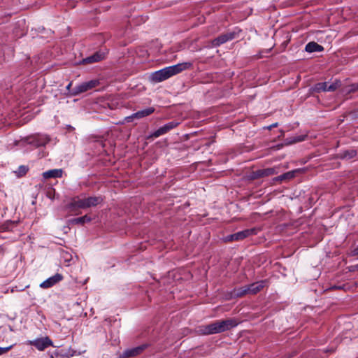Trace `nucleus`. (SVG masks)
I'll list each match as a JSON object with an SVG mask.
<instances>
[{
    "label": "nucleus",
    "mask_w": 358,
    "mask_h": 358,
    "mask_svg": "<svg viewBox=\"0 0 358 358\" xmlns=\"http://www.w3.org/2000/svg\"><path fill=\"white\" fill-rule=\"evenodd\" d=\"M192 66V62H182L167 66L152 73L150 76V80L155 83H160L185 70L190 69Z\"/></svg>",
    "instance_id": "1"
},
{
    "label": "nucleus",
    "mask_w": 358,
    "mask_h": 358,
    "mask_svg": "<svg viewBox=\"0 0 358 358\" xmlns=\"http://www.w3.org/2000/svg\"><path fill=\"white\" fill-rule=\"evenodd\" d=\"M237 323L232 319L218 320L206 326L199 327V331L204 335L224 332L236 327Z\"/></svg>",
    "instance_id": "2"
},
{
    "label": "nucleus",
    "mask_w": 358,
    "mask_h": 358,
    "mask_svg": "<svg viewBox=\"0 0 358 358\" xmlns=\"http://www.w3.org/2000/svg\"><path fill=\"white\" fill-rule=\"evenodd\" d=\"M103 201L101 196H90V197H73L71 202L67 205V208L71 210L76 209H86L91 207L96 206Z\"/></svg>",
    "instance_id": "3"
},
{
    "label": "nucleus",
    "mask_w": 358,
    "mask_h": 358,
    "mask_svg": "<svg viewBox=\"0 0 358 358\" xmlns=\"http://www.w3.org/2000/svg\"><path fill=\"white\" fill-rule=\"evenodd\" d=\"M99 84L98 80H91L90 81L82 83L70 91L71 96H77L81 93L85 92L96 87Z\"/></svg>",
    "instance_id": "4"
},
{
    "label": "nucleus",
    "mask_w": 358,
    "mask_h": 358,
    "mask_svg": "<svg viewBox=\"0 0 358 358\" xmlns=\"http://www.w3.org/2000/svg\"><path fill=\"white\" fill-rule=\"evenodd\" d=\"M257 233V229L256 228L248 229L234 234L229 235L225 238V240L226 241H241L247 237L255 235Z\"/></svg>",
    "instance_id": "5"
},
{
    "label": "nucleus",
    "mask_w": 358,
    "mask_h": 358,
    "mask_svg": "<svg viewBox=\"0 0 358 358\" xmlns=\"http://www.w3.org/2000/svg\"><path fill=\"white\" fill-rule=\"evenodd\" d=\"M29 143L36 147L44 146L50 141L46 134H37L28 138Z\"/></svg>",
    "instance_id": "6"
},
{
    "label": "nucleus",
    "mask_w": 358,
    "mask_h": 358,
    "mask_svg": "<svg viewBox=\"0 0 358 358\" xmlns=\"http://www.w3.org/2000/svg\"><path fill=\"white\" fill-rule=\"evenodd\" d=\"M29 344L36 347L38 350L43 351L48 347L52 346V342L48 336H45L43 338H36L33 341H29Z\"/></svg>",
    "instance_id": "7"
},
{
    "label": "nucleus",
    "mask_w": 358,
    "mask_h": 358,
    "mask_svg": "<svg viewBox=\"0 0 358 358\" xmlns=\"http://www.w3.org/2000/svg\"><path fill=\"white\" fill-rule=\"evenodd\" d=\"M178 124H179V123L178 122H176V121L169 122L166 123V124H164V126H162L160 128H159L155 132H153L150 136V137H151V138H158L159 136H162V135L166 134L170 130L176 128Z\"/></svg>",
    "instance_id": "8"
},
{
    "label": "nucleus",
    "mask_w": 358,
    "mask_h": 358,
    "mask_svg": "<svg viewBox=\"0 0 358 358\" xmlns=\"http://www.w3.org/2000/svg\"><path fill=\"white\" fill-rule=\"evenodd\" d=\"M155 111V108L152 107H149L145 108L143 110H139L135 113H133L131 115L126 117L124 120L126 122H131L134 119H141L144 117L148 116L153 113Z\"/></svg>",
    "instance_id": "9"
},
{
    "label": "nucleus",
    "mask_w": 358,
    "mask_h": 358,
    "mask_svg": "<svg viewBox=\"0 0 358 358\" xmlns=\"http://www.w3.org/2000/svg\"><path fill=\"white\" fill-rule=\"evenodd\" d=\"M268 281L263 280L247 285L248 294H255L260 292L266 285Z\"/></svg>",
    "instance_id": "10"
},
{
    "label": "nucleus",
    "mask_w": 358,
    "mask_h": 358,
    "mask_svg": "<svg viewBox=\"0 0 358 358\" xmlns=\"http://www.w3.org/2000/svg\"><path fill=\"white\" fill-rule=\"evenodd\" d=\"M62 279H63L62 275H61L59 273H56L53 276L50 277L49 278H48L43 282H41L40 285V287H41L43 289L50 288V287H52L53 285H55V284H57V282L62 280Z\"/></svg>",
    "instance_id": "11"
},
{
    "label": "nucleus",
    "mask_w": 358,
    "mask_h": 358,
    "mask_svg": "<svg viewBox=\"0 0 358 358\" xmlns=\"http://www.w3.org/2000/svg\"><path fill=\"white\" fill-rule=\"evenodd\" d=\"M234 36L235 34L234 33H227L220 35L213 41V45L214 46H219L228 41L234 39Z\"/></svg>",
    "instance_id": "12"
},
{
    "label": "nucleus",
    "mask_w": 358,
    "mask_h": 358,
    "mask_svg": "<svg viewBox=\"0 0 358 358\" xmlns=\"http://www.w3.org/2000/svg\"><path fill=\"white\" fill-rule=\"evenodd\" d=\"M104 53L101 52H96L91 56H89L83 59L82 63L84 64H92L94 62H98L102 60L104 58Z\"/></svg>",
    "instance_id": "13"
},
{
    "label": "nucleus",
    "mask_w": 358,
    "mask_h": 358,
    "mask_svg": "<svg viewBox=\"0 0 358 358\" xmlns=\"http://www.w3.org/2000/svg\"><path fill=\"white\" fill-rule=\"evenodd\" d=\"M145 345L138 346L131 349H128L124 351L122 354V357H135L139 355L143 350L145 349Z\"/></svg>",
    "instance_id": "14"
},
{
    "label": "nucleus",
    "mask_w": 358,
    "mask_h": 358,
    "mask_svg": "<svg viewBox=\"0 0 358 358\" xmlns=\"http://www.w3.org/2000/svg\"><path fill=\"white\" fill-rule=\"evenodd\" d=\"M63 171L62 169H51L43 173V177L45 179L49 178H61L62 176Z\"/></svg>",
    "instance_id": "15"
},
{
    "label": "nucleus",
    "mask_w": 358,
    "mask_h": 358,
    "mask_svg": "<svg viewBox=\"0 0 358 358\" xmlns=\"http://www.w3.org/2000/svg\"><path fill=\"white\" fill-rule=\"evenodd\" d=\"M306 136H296L294 137L289 138L285 139V143L283 144H280L277 145L278 149L282 148L285 145H289L293 143H296L298 142H301L305 140Z\"/></svg>",
    "instance_id": "16"
},
{
    "label": "nucleus",
    "mask_w": 358,
    "mask_h": 358,
    "mask_svg": "<svg viewBox=\"0 0 358 358\" xmlns=\"http://www.w3.org/2000/svg\"><path fill=\"white\" fill-rule=\"evenodd\" d=\"M305 50L308 52H321L324 48L315 42H310L306 45Z\"/></svg>",
    "instance_id": "17"
},
{
    "label": "nucleus",
    "mask_w": 358,
    "mask_h": 358,
    "mask_svg": "<svg viewBox=\"0 0 358 358\" xmlns=\"http://www.w3.org/2000/svg\"><path fill=\"white\" fill-rule=\"evenodd\" d=\"M232 294L235 297H242L246 294H248L247 285L234 289Z\"/></svg>",
    "instance_id": "18"
},
{
    "label": "nucleus",
    "mask_w": 358,
    "mask_h": 358,
    "mask_svg": "<svg viewBox=\"0 0 358 358\" xmlns=\"http://www.w3.org/2000/svg\"><path fill=\"white\" fill-rule=\"evenodd\" d=\"M341 157L345 159H350L357 156V151L355 150H348L340 154Z\"/></svg>",
    "instance_id": "19"
},
{
    "label": "nucleus",
    "mask_w": 358,
    "mask_h": 358,
    "mask_svg": "<svg viewBox=\"0 0 358 358\" xmlns=\"http://www.w3.org/2000/svg\"><path fill=\"white\" fill-rule=\"evenodd\" d=\"M91 220H92V218L90 216H88L87 215H85L84 216L73 219L71 220V223L76 224H83L84 223L91 222Z\"/></svg>",
    "instance_id": "20"
},
{
    "label": "nucleus",
    "mask_w": 358,
    "mask_h": 358,
    "mask_svg": "<svg viewBox=\"0 0 358 358\" xmlns=\"http://www.w3.org/2000/svg\"><path fill=\"white\" fill-rule=\"evenodd\" d=\"M328 83H318L315 85L313 87V90L316 92H326V89L327 88Z\"/></svg>",
    "instance_id": "21"
},
{
    "label": "nucleus",
    "mask_w": 358,
    "mask_h": 358,
    "mask_svg": "<svg viewBox=\"0 0 358 358\" xmlns=\"http://www.w3.org/2000/svg\"><path fill=\"white\" fill-rule=\"evenodd\" d=\"M358 90V83H354L350 85L346 86L343 89L344 94H350Z\"/></svg>",
    "instance_id": "22"
},
{
    "label": "nucleus",
    "mask_w": 358,
    "mask_h": 358,
    "mask_svg": "<svg viewBox=\"0 0 358 358\" xmlns=\"http://www.w3.org/2000/svg\"><path fill=\"white\" fill-rule=\"evenodd\" d=\"M341 86V82L338 80L335 81L334 83L329 85L327 88L326 89V92H334L337 90Z\"/></svg>",
    "instance_id": "23"
},
{
    "label": "nucleus",
    "mask_w": 358,
    "mask_h": 358,
    "mask_svg": "<svg viewBox=\"0 0 358 358\" xmlns=\"http://www.w3.org/2000/svg\"><path fill=\"white\" fill-rule=\"evenodd\" d=\"M28 171V167L26 166H20L17 170L15 171L17 176L21 177L27 173Z\"/></svg>",
    "instance_id": "24"
},
{
    "label": "nucleus",
    "mask_w": 358,
    "mask_h": 358,
    "mask_svg": "<svg viewBox=\"0 0 358 358\" xmlns=\"http://www.w3.org/2000/svg\"><path fill=\"white\" fill-rule=\"evenodd\" d=\"M294 177V171H289L286 173H284L279 176V178L282 180H287V179H291Z\"/></svg>",
    "instance_id": "25"
},
{
    "label": "nucleus",
    "mask_w": 358,
    "mask_h": 358,
    "mask_svg": "<svg viewBox=\"0 0 358 358\" xmlns=\"http://www.w3.org/2000/svg\"><path fill=\"white\" fill-rule=\"evenodd\" d=\"M274 171L273 169H267L262 171V176H268L270 174H273Z\"/></svg>",
    "instance_id": "26"
},
{
    "label": "nucleus",
    "mask_w": 358,
    "mask_h": 358,
    "mask_svg": "<svg viewBox=\"0 0 358 358\" xmlns=\"http://www.w3.org/2000/svg\"><path fill=\"white\" fill-rule=\"evenodd\" d=\"M12 348V345L6 347V348H1L0 347V355H3L8 352Z\"/></svg>",
    "instance_id": "27"
},
{
    "label": "nucleus",
    "mask_w": 358,
    "mask_h": 358,
    "mask_svg": "<svg viewBox=\"0 0 358 358\" xmlns=\"http://www.w3.org/2000/svg\"><path fill=\"white\" fill-rule=\"evenodd\" d=\"M71 85H72V83H69L66 87V90L69 92V94H70V91H72V89H71Z\"/></svg>",
    "instance_id": "28"
},
{
    "label": "nucleus",
    "mask_w": 358,
    "mask_h": 358,
    "mask_svg": "<svg viewBox=\"0 0 358 358\" xmlns=\"http://www.w3.org/2000/svg\"><path fill=\"white\" fill-rule=\"evenodd\" d=\"M277 126H278V123H277V122H275V123H274V124H273L270 125L269 127H268V129L270 130V129H271L272 128L275 127H277Z\"/></svg>",
    "instance_id": "29"
},
{
    "label": "nucleus",
    "mask_w": 358,
    "mask_h": 358,
    "mask_svg": "<svg viewBox=\"0 0 358 358\" xmlns=\"http://www.w3.org/2000/svg\"><path fill=\"white\" fill-rule=\"evenodd\" d=\"M356 252L358 254V248L356 249Z\"/></svg>",
    "instance_id": "30"
},
{
    "label": "nucleus",
    "mask_w": 358,
    "mask_h": 358,
    "mask_svg": "<svg viewBox=\"0 0 358 358\" xmlns=\"http://www.w3.org/2000/svg\"><path fill=\"white\" fill-rule=\"evenodd\" d=\"M357 113H358V110H357ZM357 116H358V114H357Z\"/></svg>",
    "instance_id": "31"
}]
</instances>
